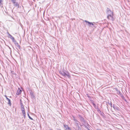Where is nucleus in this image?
I'll return each mask as SVG.
<instances>
[{
  "mask_svg": "<svg viewBox=\"0 0 130 130\" xmlns=\"http://www.w3.org/2000/svg\"><path fill=\"white\" fill-rule=\"evenodd\" d=\"M61 74L64 76H67V77L69 78H70V74L69 73H66L64 72H61Z\"/></svg>",
  "mask_w": 130,
  "mask_h": 130,
  "instance_id": "1",
  "label": "nucleus"
},
{
  "mask_svg": "<svg viewBox=\"0 0 130 130\" xmlns=\"http://www.w3.org/2000/svg\"><path fill=\"white\" fill-rule=\"evenodd\" d=\"M113 15H108L107 16V18L108 19L113 21Z\"/></svg>",
  "mask_w": 130,
  "mask_h": 130,
  "instance_id": "2",
  "label": "nucleus"
},
{
  "mask_svg": "<svg viewBox=\"0 0 130 130\" xmlns=\"http://www.w3.org/2000/svg\"><path fill=\"white\" fill-rule=\"evenodd\" d=\"M107 14L108 15H113V12L110 10H107Z\"/></svg>",
  "mask_w": 130,
  "mask_h": 130,
  "instance_id": "3",
  "label": "nucleus"
},
{
  "mask_svg": "<svg viewBox=\"0 0 130 130\" xmlns=\"http://www.w3.org/2000/svg\"><path fill=\"white\" fill-rule=\"evenodd\" d=\"M84 22H86L87 23H86V24L88 25L89 26L91 27V22H89L86 20H84Z\"/></svg>",
  "mask_w": 130,
  "mask_h": 130,
  "instance_id": "4",
  "label": "nucleus"
},
{
  "mask_svg": "<svg viewBox=\"0 0 130 130\" xmlns=\"http://www.w3.org/2000/svg\"><path fill=\"white\" fill-rule=\"evenodd\" d=\"M22 91L19 88L18 90V91L16 93V94L17 95H19V94H20L21 93Z\"/></svg>",
  "mask_w": 130,
  "mask_h": 130,
  "instance_id": "5",
  "label": "nucleus"
},
{
  "mask_svg": "<svg viewBox=\"0 0 130 130\" xmlns=\"http://www.w3.org/2000/svg\"><path fill=\"white\" fill-rule=\"evenodd\" d=\"M21 108L22 111H25L24 108V106L21 103Z\"/></svg>",
  "mask_w": 130,
  "mask_h": 130,
  "instance_id": "6",
  "label": "nucleus"
},
{
  "mask_svg": "<svg viewBox=\"0 0 130 130\" xmlns=\"http://www.w3.org/2000/svg\"><path fill=\"white\" fill-rule=\"evenodd\" d=\"M113 107L115 110H119V107H117L115 106H113Z\"/></svg>",
  "mask_w": 130,
  "mask_h": 130,
  "instance_id": "7",
  "label": "nucleus"
},
{
  "mask_svg": "<svg viewBox=\"0 0 130 130\" xmlns=\"http://www.w3.org/2000/svg\"><path fill=\"white\" fill-rule=\"evenodd\" d=\"M64 128H65V130H67L69 128V127H68V126L67 125H64Z\"/></svg>",
  "mask_w": 130,
  "mask_h": 130,
  "instance_id": "8",
  "label": "nucleus"
},
{
  "mask_svg": "<svg viewBox=\"0 0 130 130\" xmlns=\"http://www.w3.org/2000/svg\"><path fill=\"white\" fill-rule=\"evenodd\" d=\"M7 101H8V104L10 105L11 104V103L10 100V99H8Z\"/></svg>",
  "mask_w": 130,
  "mask_h": 130,
  "instance_id": "9",
  "label": "nucleus"
},
{
  "mask_svg": "<svg viewBox=\"0 0 130 130\" xmlns=\"http://www.w3.org/2000/svg\"><path fill=\"white\" fill-rule=\"evenodd\" d=\"M22 113L23 114V116H24V117L25 118V111H23L22 112Z\"/></svg>",
  "mask_w": 130,
  "mask_h": 130,
  "instance_id": "10",
  "label": "nucleus"
},
{
  "mask_svg": "<svg viewBox=\"0 0 130 130\" xmlns=\"http://www.w3.org/2000/svg\"><path fill=\"white\" fill-rule=\"evenodd\" d=\"M14 5L16 7H18L19 6V5L18 4L17 2H16L15 4H14Z\"/></svg>",
  "mask_w": 130,
  "mask_h": 130,
  "instance_id": "11",
  "label": "nucleus"
},
{
  "mask_svg": "<svg viewBox=\"0 0 130 130\" xmlns=\"http://www.w3.org/2000/svg\"><path fill=\"white\" fill-rule=\"evenodd\" d=\"M28 117L30 119H31V120H33V119L30 117V116H29V114L28 113Z\"/></svg>",
  "mask_w": 130,
  "mask_h": 130,
  "instance_id": "12",
  "label": "nucleus"
},
{
  "mask_svg": "<svg viewBox=\"0 0 130 130\" xmlns=\"http://www.w3.org/2000/svg\"><path fill=\"white\" fill-rule=\"evenodd\" d=\"M16 45L18 48H19L20 46L18 43H17Z\"/></svg>",
  "mask_w": 130,
  "mask_h": 130,
  "instance_id": "13",
  "label": "nucleus"
},
{
  "mask_svg": "<svg viewBox=\"0 0 130 130\" xmlns=\"http://www.w3.org/2000/svg\"><path fill=\"white\" fill-rule=\"evenodd\" d=\"M12 2L13 3V4H15L16 2H15V0H12Z\"/></svg>",
  "mask_w": 130,
  "mask_h": 130,
  "instance_id": "14",
  "label": "nucleus"
},
{
  "mask_svg": "<svg viewBox=\"0 0 130 130\" xmlns=\"http://www.w3.org/2000/svg\"><path fill=\"white\" fill-rule=\"evenodd\" d=\"M9 35L10 37V38L11 39H12V37H12V36L10 34H9Z\"/></svg>",
  "mask_w": 130,
  "mask_h": 130,
  "instance_id": "15",
  "label": "nucleus"
},
{
  "mask_svg": "<svg viewBox=\"0 0 130 130\" xmlns=\"http://www.w3.org/2000/svg\"><path fill=\"white\" fill-rule=\"evenodd\" d=\"M94 23V22H93V23L91 22V25H94V24H93V23Z\"/></svg>",
  "mask_w": 130,
  "mask_h": 130,
  "instance_id": "16",
  "label": "nucleus"
},
{
  "mask_svg": "<svg viewBox=\"0 0 130 130\" xmlns=\"http://www.w3.org/2000/svg\"><path fill=\"white\" fill-rule=\"evenodd\" d=\"M12 40L13 41H14V38L13 37H12Z\"/></svg>",
  "mask_w": 130,
  "mask_h": 130,
  "instance_id": "17",
  "label": "nucleus"
},
{
  "mask_svg": "<svg viewBox=\"0 0 130 130\" xmlns=\"http://www.w3.org/2000/svg\"><path fill=\"white\" fill-rule=\"evenodd\" d=\"M67 130H71V129L70 128V127H69V128Z\"/></svg>",
  "mask_w": 130,
  "mask_h": 130,
  "instance_id": "18",
  "label": "nucleus"
},
{
  "mask_svg": "<svg viewBox=\"0 0 130 130\" xmlns=\"http://www.w3.org/2000/svg\"><path fill=\"white\" fill-rule=\"evenodd\" d=\"M6 98L7 99V100H8V99H9L7 97V96H6Z\"/></svg>",
  "mask_w": 130,
  "mask_h": 130,
  "instance_id": "19",
  "label": "nucleus"
},
{
  "mask_svg": "<svg viewBox=\"0 0 130 130\" xmlns=\"http://www.w3.org/2000/svg\"><path fill=\"white\" fill-rule=\"evenodd\" d=\"M2 2V0H0V4Z\"/></svg>",
  "mask_w": 130,
  "mask_h": 130,
  "instance_id": "20",
  "label": "nucleus"
},
{
  "mask_svg": "<svg viewBox=\"0 0 130 130\" xmlns=\"http://www.w3.org/2000/svg\"><path fill=\"white\" fill-rule=\"evenodd\" d=\"M87 129H88V130H90L89 128H88L87 127Z\"/></svg>",
  "mask_w": 130,
  "mask_h": 130,
  "instance_id": "21",
  "label": "nucleus"
},
{
  "mask_svg": "<svg viewBox=\"0 0 130 130\" xmlns=\"http://www.w3.org/2000/svg\"><path fill=\"white\" fill-rule=\"evenodd\" d=\"M33 95V94H32V95Z\"/></svg>",
  "mask_w": 130,
  "mask_h": 130,
  "instance_id": "22",
  "label": "nucleus"
},
{
  "mask_svg": "<svg viewBox=\"0 0 130 130\" xmlns=\"http://www.w3.org/2000/svg\"><path fill=\"white\" fill-rule=\"evenodd\" d=\"M33 95V94H32V95Z\"/></svg>",
  "mask_w": 130,
  "mask_h": 130,
  "instance_id": "23",
  "label": "nucleus"
},
{
  "mask_svg": "<svg viewBox=\"0 0 130 130\" xmlns=\"http://www.w3.org/2000/svg\"><path fill=\"white\" fill-rule=\"evenodd\" d=\"M50 130H53L51 129H50Z\"/></svg>",
  "mask_w": 130,
  "mask_h": 130,
  "instance_id": "24",
  "label": "nucleus"
}]
</instances>
